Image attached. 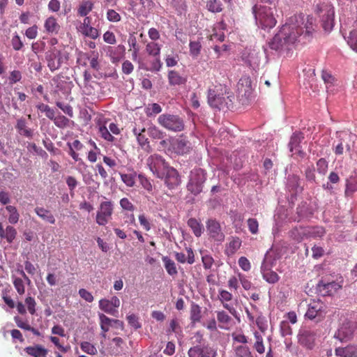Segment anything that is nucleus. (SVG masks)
I'll return each mask as SVG.
<instances>
[{"mask_svg": "<svg viewBox=\"0 0 357 357\" xmlns=\"http://www.w3.org/2000/svg\"><path fill=\"white\" fill-rule=\"evenodd\" d=\"M100 326L102 332L105 334L109 331L110 327L113 326V319H110L103 313L98 314Z\"/></svg>", "mask_w": 357, "mask_h": 357, "instance_id": "c85d7f7f", "label": "nucleus"}, {"mask_svg": "<svg viewBox=\"0 0 357 357\" xmlns=\"http://www.w3.org/2000/svg\"><path fill=\"white\" fill-rule=\"evenodd\" d=\"M241 241L238 237L233 238L229 242L227 252L229 255H234L241 247Z\"/></svg>", "mask_w": 357, "mask_h": 357, "instance_id": "a19ab883", "label": "nucleus"}, {"mask_svg": "<svg viewBox=\"0 0 357 357\" xmlns=\"http://www.w3.org/2000/svg\"><path fill=\"white\" fill-rule=\"evenodd\" d=\"M99 132L101 137L108 142H114V137L111 135L110 132L107 130V128L105 126H100L99 128Z\"/></svg>", "mask_w": 357, "mask_h": 357, "instance_id": "774afa93", "label": "nucleus"}, {"mask_svg": "<svg viewBox=\"0 0 357 357\" xmlns=\"http://www.w3.org/2000/svg\"><path fill=\"white\" fill-rule=\"evenodd\" d=\"M255 337L256 339V342L254 344V348L259 354H264L265 351V347L263 343V338L261 335L258 332H255Z\"/></svg>", "mask_w": 357, "mask_h": 357, "instance_id": "8fccbe9b", "label": "nucleus"}, {"mask_svg": "<svg viewBox=\"0 0 357 357\" xmlns=\"http://www.w3.org/2000/svg\"><path fill=\"white\" fill-rule=\"evenodd\" d=\"M132 132L136 136L139 144L142 148H145V146L149 147V141L145 134V128H137V125L135 124L132 128Z\"/></svg>", "mask_w": 357, "mask_h": 357, "instance_id": "412c9836", "label": "nucleus"}, {"mask_svg": "<svg viewBox=\"0 0 357 357\" xmlns=\"http://www.w3.org/2000/svg\"><path fill=\"white\" fill-rule=\"evenodd\" d=\"M242 59L250 66H254L259 63L258 54L255 51H245L242 54Z\"/></svg>", "mask_w": 357, "mask_h": 357, "instance_id": "cd10ccee", "label": "nucleus"}, {"mask_svg": "<svg viewBox=\"0 0 357 357\" xmlns=\"http://www.w3.org/2000/svg\"><path fill=\"white\" fill-rule=\"evenodd\" d=\"M189 357H216L217 351L209 345H197L191 347L188 352Z\"/></svg>", "mask_w": 357, "mask_h": 357, "instance_id": "ddd939ff", "label": "nucleus"}, {"mask_svg": "<svg viewBox=\"0 0 357 357\" xmlns=\"http://www.w3.org/2000/svg\"><path fill=\"white\" fill-rule=\"evenodd\" d=\"M158 123L164 128L172 132H181L184 130L185 124L183 118L178 115L162 114L158 118Z\"/></svg>", "mask_w": 357, "mask_h": 357, "instance_id": "39448f33", "label": "nucleus"}, {"mask_svg": "<svg viewBox=\"0 0 357 357\" xmlns=\"http://www.w3.org/2000/svg\"><path fill=\"white\" fill-rule=\"evenodd\" d=\"M356 329L357 325L355 322L345 320L335 332L334 337L341 342L347 341L352 337Z\"/></svg>", "mask_w": 357, "mask_h": 357, "instance_id": "9b49d317", "label": "nucleus"}, {"mask_svg": "<svg viewBox=\"0 0 357 357\" xmlns=\"http://www.w3.org/2000/svg\"><path fill=\"white\" fill-rule=\"evenodd\" d=\"M80 348L84 352L89 355L94 356L98 353L96 347L93 344L86 341L80 343Z\"/></svg>", "mask_w": 357, "mask_h": 357, "instance_id": "49530a36", "label": "nucleus"}, {"mask_svg": "<svg viewBox=\"0 0 357 357\" xmlns=\"http://www.w3.org/2000/svg\"><path fill=\"white\" fill-rule=\"evenodd\" d=\"M90 61V66L91 68L96 70H98L100 68L99 62L98 61V53L96 52H92L91 54V56L89 58Z\"/></svg>", "mask_w": 357, "mask_h": 357, "instance_id": "338daca9", "label": "nucleus"}, {"mask_svg": "<svg viewBox=\"0 0 357 357\" xmlns=\"http://www.w3.org/2000/svg\"><path fill=\"white\" fill-rule=\"evenodd\" d=\"M2 298L5 303L11 309L14 308L16 306L17 310L20 314H25L26 313V309L25 305L22 302H17L15 305L13 300L7 295H3Z\"/></svg>", "mask_w": 357, "mask_h": 357, "instance_id": "a878e982", "label": "nucleus"}, {"mask_svg": "<svg viewBox=\"0 0 357 357\" xmlns=\"http://www.w3.org/2000/svg\"><path fill=\"white\" fill-rule=\"evenodd\" d=\"M15 128L17 130L20 135L28 138H32L33 135V130L26 126V119L23 117L17 119Z\"/></svg>", "mask_w": 357, "mask_h": 357, "instance_id": "5701e85b", "label": "nucleus"}, {"mask_svg": "<svg viewBox=\"0 0 357 357\" xmlns=\"http://www.w3.org/2000/svg\"><path fill=\"white\" fill-rule=\"evenodd\" d=\"M24 351L33 357H46L48 354V350L41 344L26 347Z\"/></svg>", "mask_w": 357, "mask_h": 357, "instance_id": "aec40b11", "label": "nucleus"}, {"mask_svg": "<svg viewBox=\"0 0 357 357\" xmlns=\"http://www.w3.org/2000/svg\"><path fill=\"white\" fill-rule=\"evenodd\" d=\"M308 307L305 314L307 319L320 322L324 319L326 314V305L320 300H312L307 305Z\"/></svg>", "mask_w": 357, "mask_h": 357, "instance_id": "423d86ee", "label": "nucleus"}, {"mask_svg": "<svg viewBox=\"0 0 357 357\" xmlns=\"http://www.w3.org/2000/svg\"><path fill=\"white\" fill-rule=\"evenodd\" d=\"M6 211L9 213L8 222L10 224H16L20 219V213L15 206L12 205H8L6 207Z\"/></svg>", "mask_w": 357, "mask_h": 357, "instance_id": "c9c22d12", "label": "nucleus"}, {"mask_svg": "<svg viewBox=\"0 0 357 357\" xmlns=\"http://www.w3.org/2000/svg\"><path fill=\"white\" fill-rule=\"evenodd\" d=\"M315 333L310 331H303L298 335L299 343L308 349L314 348L315 344Z\"/></svg>", "mask_w": 357, "mask_h": 357, "instance_id": "2eb2a0df", "label": "nucleus"}, {"mask_svg": "<svg viewBox=\"0 0 357 357\" xmlns=\"http://www.w3.org/2000/svg\"><path fill=\"white\" fill-rule=\"evenodd\" d=\"M139 181L142 186L149 193L153 194V185L150 180L144 175L139 174L138 175Z\"/></svg>", "mask_w": 357, "mask_h": 357, "instance_id": "864d4df0", "label": "nucleus"}, {"mask_svg": "<svg viewBox=\"0 0 357 357\" xmlns=\"http://www.w3.org/2000/svg\"><path fill=\"white\" fill-rule=\"evenodd\" d=\"M22 79V73L18 70H14L10 72L8 80L10 84H13L20 82Z\"/></svg>", "mask_w": 357, "mask_h": 357, "instance_id": "052dcab7", "label": "nucleus"}, {"mask_svg": "<svg viewBox=\"0 0 357 357\" xmlns=\"http://www.w3.org/2000/svg\"><path fill=\"white\" fill-rule=\"evenodd\" d=\"M229 97L222 91H208V102L211 107L221 109L228 104Z\"/></svg>", "mask_w": 357, "mask_h": 357, "instance_id": "f8f14e48", "label": "nucleus"}, {"mask_svg": "<svg viewBox=\"0 0 357 357\" xmlns=\"http://www.w3.org/2000/svg\"><path fill=\"white\" fill-rule=\"evenodd\" d=\"M44 27L48 33L57 34L60 30V26L55 17L51 16L46 19Z\"/></svg>", "mask_w": 357, "mask_h": 357, "instance_id": "b1692460", "label": "nucleus"}, {"mask_svg": "<svg viewBox=\"0 0 357 357\" xmlns=\"http://www.w3.org/2000/svg\"><path fill=\"white\" fill-rule=\"evenodd\" d=\"M206 181V173L201 168L194 169L190 174V181L187 188L194 195H198L202 191L203 184Z\"/></svg>", "mask_w": 357, "mask_h": 357, "instance_id": "6e6552de", "label": "nucleus"}, {"mask_svg": "<svg viewBox=\"0 0 357 357\" xmlns=\"http://www.w3.org/2000/svg\"><path fill=\"white\" fill-rule=\"evenodd\" d=\"M316 13L318 15L324 31L330 32L335 24V11L329 2L317 4Z\"/></svg>", "mask_w": 357, "mask_h": 357, "instance_id": "20e7f679", "label": "nucleus"}, {"mask_svg": "<svg viewBox=\"0 0 357 357\" xmlns=\"http://www.w3.org/2000/svg\"><path fill=\"white\" fill-rule=\"evenodd\" d=\"M263 278L266 282L271 284L277 282L279 280L278 275L275 272L271 271L264 272L263 273Z\"/></svg>", "mask_w": 357, "mask_h": 357, "instance_id": "6e6d98bb", "label": "nucleus"}, {"mask_svg": "<svg viewBox=\"0 0 357 357\" xmlns=\"http://www.w3.org/2000/svg\"><path fill=\"white\" fill-rule=\"evenodd\" d=\"M122 181L128 187H133L135 184L136 172L130 174H120Z\"/></svg>", "mask_w": 357, "mask_h": 357, "instance_id": "a18cd8bd", "label": "nucleus"}, {"mask_svg": "<svg viewBox=\"0 0 357 357\" xmlns=\"http://www.w3.org/2000/svg\"><path fill=\"white\" fill-rule=\"evenodd\" d=\"M318 287L319 291L326 296L333 294L342 288V285L335 281L325 282L324 280H321L318 284Z\"/></svg>", "mask_w": 357, "mask_h": 357, "instance_id": "dca6fc26", "label": "nucleus"}, {"mask_svg": "<svg viewBox=\"0 0 357 357\" xmlns=\"http://www.w3.org/2000/svg\"><path fill=\"white\" fill-rule=\"evenodd\" d=\"M190 320L192 324H196L201 321L202 308L198 304L193 302L190 305Z\"/></svg>", "mask_w": 357, "mask_h": 357, "instance_id": "c756f323", "label": "nucleus"}, {"mask_svg": "<svg viewBox=\"0 0 357 357\" xmlns=\"http://www.w3.org/2000/svg\"><path fill=\"white\" fill-rule=\"evenodd\" d=\"M206 7L212 13H220L222 10L220 0H208Z\"/></svg>", "mask_w": 357, "mask_h": 357, "instance_id": "c03bdc74", "label": "nucleus"}, {"mask_svg": "<svg viewBox=\"0 0 357 357\" xmlns=\"http://www.w3.org/2000/svg\"><path fill=\"white\" fill-rule=\"evenodd\" d=\"M314 25V19L312 17L307 16L306 18L304 17L303 24L301 25L303 27V29H305V34L309 35L312 33Z\"/></svg>", "mask_w": 357, "mask_h": 357, "instance_id": "bf43d9fd", "label": "nucleus"}, {"mask_svg": "<svg viewBox=\"0 0 357 357\" xmlns=\"http://www.w3.org/2000/svg\"><path fill=\"white\" fill-rule=\"evenodd\" d=\"M170 146L172 151L178 155L188 154L192 150L191 143L183 135L171 139Z\"/></svg>", "mask_w": 357, "mask_h": 357, "instance_id": "9d476101", "label": "nucleus"}, {"mask_svg": "<svg viewBox=\"0 0 357 357\" xmlns=\"http://www.w3.org/2000/svg\"><path fill=\"white\" fill-rule=\"evenodd\" d=\"M335 353L339 357H357V345L351 344L344 347H337Z\"/></svg>", "mask_w": 357, "mask_h": 357, "instance_id": "a211bd4d", "label": "nucleus"}, {"mask_svg": "<svg viewBox=\"0 0 357 357\" xmlns=\"http://www.w3.org/2000/svg\"><path fill=\"white\" fill-rule=\"evenodd\" d=\"M252 87V82L250 77L244 75L238 82V89H248Z\"/></svg>", "mask_w": 357, "mask_h": 357, "instance_id": "4d7b16f0", "label": "nucleus"}, {"mask_svg": "<svg viewBox=\"0 0 357 357\" xmlns=\"http://www.w3.org/2000/svg\"><path fill=\"white\" fill-rule=\"evenodd\" d=\"M16 229L11 226L8 225L6 229H3V225L0 222V238H4L8 243H12L15 239L17 236Z\"/></svg>", "mask_w": 357, "mask_h": 357, "instance_id": "6ab92c4d", "label": "nucleus"}, {"mask_svg": "<svg viewBox=\"0 0 357 357\" xmlns=\"http://www.w3.org/2000/svg\"><path fill=\"white\" fill-rule=\"evenodd\" d=\"M237 357H252L250 348L246 345H239L234 348Z\"/></svg>", "mask_w": 357, "mask_h": 357, "instance_id": "37998d69", "label": "nucleus"}, {"mask_svg": "<svg viewBox=\"0 0 357 357\" xmlns=\"http://www.w3.org/2000/svg\"><path fill=\"white\" fill-rule=\"evenodd\" d=\"M122 209L128 211H133L135 208L133 204L126 197L122 198L119 202Z\"/></svg>", "mask_w": 357, "mask_h": 357, "instance_id": "0e129e2a", "label": "nucleus"}, {"mask_svg": "<svg viewBox=\"0 0 357 357\" xmlns=\"http://www.w3.org/2000/svg\"><path fill=\"white\" fill-rule=\"evenodd\" d=\"M248 227L252 234H257L259 231V222L255 218H249L247 220Z\"/></svg>", "mask_w": 357, "mask_h": 357, "instance_id": "13d9d810", "label": "nucleus"}, {"mask_svg": "<svg viewBox=\"0 0 357 357\" xmlns=\"http://www.w3.org/2000/svg\"><path fill=\"white\" fill-rule=\"evenodd\" d=\"M45 59L51 71L58 70L61 64L68 59L66 52L56 47H52L46 52Z\"/></svg>", "mask_w": 357, "mask_h": 357, "instance_id": "0eeeda50", "label": "nucleus"}, {"mask_svg": "<svg viewBox=\"0 0 357 357\" xmlns=\"http://www.w3.org/2000/svg\"><path fill=\"white\" fill-rule=\"evenodd\" d=\"M287 187L290 192L297 193L300 188V178L297 175H289L287 178Z\"/></svg>", "mask_w": 357, "mask_h": 357, "instance_id": "bb28decb", "label": "nucleus"}, {"mask_svg": "<svg viewBox=\"0 0 357 357\" xmlns=\"http://www.w3.org/2000/svg\"><path fill=\"white\" fill-rule=\"evenodd\" d=\"M252 10L258 27L269 31L275 26L277 20L274 15V8L255 5Z\"/></svg>", "mask_w": 357, "mask_h": 357, "instance_id": "7ed1b4c3", "label": "nucleus"}, {"mask_svg": "<svg viewBox=\"0 0 357 357\" xmlns=\"http://www.w3.org/2000/svg\"><path fill=\"white\" fill-rule=\"evenodd\" d=\"M206 228L209 236L218 241H223L225 236L221 231L220 225L215 220L210 219L206 222Z\"/></svg>", "mask_w": 357, "mask_h": 357, "instance_id": "4468645a", "label": "nucleus"}, {"mask_svg": "<svg viewBox=\"0 0 357 357\" xmlns=\"http://www.w3.org/2000/svg\"><path fill=\"white\" fill-rule=\"evenodd\" d=\"M190 54L193 58H197L200 54L202 45L199 41H190L189 44Z\"/></svg>", "mask_w": 357, "mask_h": 357, "instance_id": "3c124183", "label": "nucleus"}, {"mask_svg": "<svg viewBox=\"0 0 357 357\" xmlns=\"http://www.w3.org/2000/svg\"><path fill=\"white\" fill-rule=\"evenodd\" d=\"M303 22V15L291 17L269 43V47L276 51L289 49V46L294 45L303 33V27L301 26Z\"/></svg>", "mask_w": 357, "mask_h": 357, "instance_id": "f257e3e1", "label": "nucleus"}, {"mask_svg": "<svg viewBox=\"0 0 357 357\" xmlns=\"http://www.w3.org/2000/svg\"><path fill=\"white\" fill-rule=\"evenodd\" d=\"M113 212L114 204L112 202H102L96 216V223L100 226H105L111 219Z\"/></svg>", "mask_w": 357, "mask_h": 357, "instance_id": "1a4fd4ad", "label": "nucleus"}, {"mask_svg": "<svg viewBox=\"0 0 357 357\" xmlns=\"http://www.w3.org/2000/svg\"><path fill=\"white\" fill-rule=\"evenodd\" d=\"M162 112V107L157 103L149 104L145 107V114L147 116H155Z\"/></svg>", "mask_w": 357, "mask_h": 357, "instance_id": "ea45409f", "label": "nucleus"}, {"mask_svg": "<svg viewBox=\"0 0 357 357\" xmlns=\"http://www.w3.org/2000/svg\"><path fill=\"white\" fill-rule=\"evenodd\" d=\"M321 77L324 83L326 84V88L336 86L335 82L337 80L330 73L323 70Z\"/></svg>", "mask_w": 357, "mask_h": 357, "instance_id": "603ef678", "label": "nucleus"}, {"mask_svg": "<svg viewBox=\"0 0 357 357\" xmlns=\"http://www.w3.org/2000/svg\"><path fill=\"white\" fill-rule=\"evenodd\" d=\"M25 305L27 307L28 312L33 315L36 312V301L35 298L32 296H28L24 300Z\"/></svg>", "mask_w": 357, "mask_h": 357, "instance_id": "09e8293b", "label": "nucleus"}, {"mask_svg": "<svg viewBox=\"0 0 357 357\" xmlns=\"http://www.w3.org/2000/svg\"><path fill=\"white\" fill-rule=\"evenodd\" d=\"M161 46L154 42L147 43L146 46V52L153 56H159L160 54Z\"/></svg>", "mask_w": 357, "mask_h": 357, "instance_id": "58836bf2", "label": "nucleus"}, {"mask_svg": "<svg viewBox=\"0 0 357 357\" xmlns=\"http://www.w3.org/2000/svg\"><path fill=\"white\" fill-rule=\"evenodd\" d=\"M217 319L221 328H225L231 321V317L224 310L216 312Z\"/></svg>", "mask_w": 357, "mask_h": 357, "instance_id": "2f4dec72", "label": "nucleus"}, {"mask_svg": "<svg viewBox=\"0 0 357 357\" xmlns=\"http://www.w3.org/2000/svg\"><path fill=\"white\" fill-rule=\"evenodd\" d=\"M13 285L20 295H23L25 293V287L22 279L15 278L13 280Z\"/></svg>", "mask_w": 357, "mask_h": 357, "instance_id": "680f3d73", "label": "nucleus"}, {"mask_svg": "<svg viewBox=\"0 0 357 357\" xmlns=\"http://www.w3.org/2000/svg\"><path fill=\"white\" fill-rule=\"evenodd\" d=\"M317 172L319 174L324 175L326 173L327 169H328V162L324 158H320L317 162Z\"/></svg>", "mask_w": 357, "mask_h": 357, "instance_id": "69168bd1", "label": "nucleus"}, {"mask_svg": "<svg viewBox=\"0 0 357 357\" xmlns=\"http://www.w3.org/2000/svg\"><path fill=\"white\" fill-rule=\"evenodd\" d=\"M126 319H127L128 324L130 326H132V328H134L135 329H138L142 327V325L139 322L138 317H137V315L132 314L128 315Z\"/></svg>", "mask_w": 357, "mask_h": 357, "instance_id": "e2e57ef3", "label": "nucleus"}, {"mask_svg": "<svg viewBox=\"0 0 357 357\" xmlns=\"http://www.w3.org/2000/svg\"><path fill=\"white\" fill-rule=\"evenodd\" d=\"M149 169L158 178H164L165 183L169 189L174 188L180 183L178 172L169 166L165 160L160 155L153 154L146 160Z\"/></svg>", "mask_w": 357, "mask_h": 357, "instance_id": "f03ea898", "label": "nucleus"}, {"mask_svg": "<svg viewBox=\"0 0 357 357\" xmlns=\"http://www.w3.org/2000/svg\"><path fill=\"white\" fill-rule=\"evenodd\" d=\"M168 78L169 83L174 86H180L185 84L186 79L181 77L177 72L171 70L169 72Z\"/></svg>", "mask_w": 357, "mask_h": 357, "instance_id": "72a5a7b5", "label": "nucleus"}, {"mask_svg": "<svg viewBox=\"0 0 357 357\" xmlns=\"http://www.w3.org/2000/svg\"><path fill=\"white\" fill-rule=\"evenodd\" d=\"M70 120L63 115H58L55 117L54 123L59 128H64L69 124Z\"/></svg>", "mask_w": 357, "mask_h": 357, "instance_id": "5fc2aeb1", "label": "nucleus"}, {"mask_svg": "<svg viewBox=\"0 0 357 357\" xmlns=\"http://www.w3.org/2000/svg\"><path fill=\"white\" fill-rule=\"evenodd\" d=\"M148 133L149 137L153 139H162L165 136V133L155 126L149 127L148 128Z\"/></svg>", "mask_w": 357, "mask_h": 357, "instance_id": "79ce46f5", "label": "nucleus"}, {"mask_svg": "<svg viewBox=\"0 0 357 357\" xmlns=\"http://www.w3.org/2000/svg\"><path fill=\"white\" fill-rule=\"evenodd\" d=\"M93 7V3L91 1H83L78 8V15L80 16H86L92 10Z\"/></svg>", "mask_w": 357, "mask_h": 357, "instance_id": "4c0bfd02", "label": "nucleus"}, {"mask_svg": "<svg viewBox=\"0 0 357 357\" xmlns=\"http://www.w3.org/2000/svg\"><path fill=\"white\" fill-rule=\"evenodd\" d=\"M162 259L167 273L172 276L177 275L178 271L174 261L167 256L163 257Z\"/></svg>", "mask_w": 357, "mask_h": 357, "instance_id": "473e14b6", "label": "nucleus"}, {"mask_svg": "<svg viewBox=\"0 0 357 357\" xmlns=\"http://www.w3.org/2000/svg\"><path fill=\"white\" fill-rule=\"evenodd\" d=\"M78 31L85 37H89L93 40L97 39L100 36L99 31L91 26L83 29H78Z\"/></svg>", "mask_w": 357, "mask_h": 357, "instance_id": "f704fd0d", "label": "nucleus"}, {"mask_svg": "<svg viewBox=\"0 0 357 357\" xmlns=\"http://www.w3.org/2000/svg\"><path fill=\"white\" fill-rule=\"evenodd\" d=\"M218 298L222 304L224 308L227 310L231 314L234 315L236 313L235 308L228 304V302L231 301L233 298V295L231 293L225 289H220Z\"/></svg>", "mask_w": 357, "mask_h": 357, "instance_id": "f3484780", "label": "nucleus"}, {"mask_svg": "<svg viewBox=\"0 0 357 357\" xmlns=\"http://www.w3.org/2000/svg\"><path fill=\"white\" fill-rule=\"evenodd\" d=\"M98 306L99 308L104 312L109 314L112 316L117 317L119 311L118 310H115V308L112 305L109 299H100L99 301Z\"/></svg>", "mask_w": 357, "mask_h": 357, "instance_id": "393cba45", "label": "nucleus"}, {"mask_svg": "<svg viewBox=\"0 0 357 357\" xmlns=\"http://www.w3.org/2000/svg\"><path fill=\"white\" fill-rule=\"evenodd\" d=\"M303 136L301 133H294L291 137L289 147L291 152H294V149L301 146V143L303 139Z\"/></svg>", "mask_w": 357, "mask_h": 357, "instance_id": "e433bc0d", "label": "nucleus"}, {"mask_svg": "<svg viewBox=\"0 0 357 357\" xmlns=\"http://www.w3.org/2000/svg\"><path fill=\"white\" fill-rule=\"evenodd\" d=\"M188 225L191 228L193 234L199 237L203 233V225L197 219L191 218L188 220Z\"/></svg>", "mask_w": 357, "mask_h": 357, "instance_id": "7c9ffc66", "label": "nucleus"}, {"mask_svg": "<svg viewBox=\"0 0 357 357\" xmlns=\"http://www.w3.org/2000/svg\"><path fill=\"white\" fill-rule=\"evenodd\" d=\"M344 38L350 47L357 52V30L350 31L349 36Z\"/></svg>", "mask_w": 357, "mask_h": 357, "instance_id": "de8ad7c7", "label": "nucleus"}, {"mask_svg": "<svg viewBox=\"0 0 357 357\" xmlns=\"http://www.w3.org/2000/svg\"><path fill=\"white\" fill-rule=\"evenodd\" d=\"M34 211L36 215L43 220L52 225L55 223L56 219L50 210H47L43 207L36 206L34 208Z\"/></svg>", "mask_w": 357, "mask_h": 357, "instance_id": "4be33fe9", "label": "nucleus"}]
</instances>
